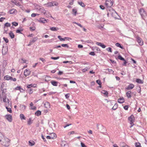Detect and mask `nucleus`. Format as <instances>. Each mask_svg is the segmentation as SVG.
<instances>
[{
    "instance_id": "30",
    "label": "nucleus",
    "mask_w": 147,
    "mask_h": 147,
    "mask_svg": "<svg viewBox=\"0 0 147 147\" xmlns=\"http://www.w3.org/2000/svg\"><path fill=\"white\" fill-rule=\"evenodd\" d=\"M11 2L14 3L16 5H20V3L19 2H17V1L16 0H12Z\"/></svg>"
},
{
    "instance_id": "19",
    "label": "nucleus",
    "mask_w": 147,
    "mask_h": 147,
    "mask_svg": "<svg viewBox=\"0 0 147 147\" xmlns=\"http://www.w3.org/2000/svg\"><path fill=\"white\" fill-rule=\"evenodd\" d=\"M124 101L125 100L123 97L120 98L118 100V102L120 103H122L124 102Z\"/></svg>"
},
{
    "instance_id": "39",
    "label": "nucleus",
    "mask_w": 147,
    "mask_h": 147,
    "mask_svg": "<svg viewBox=\"0 0 147 147\" xmlns=\"http://www.w3.org/2000/svg\"><path fill=\"white\" fill-rule=\"evenodd\" d=\"M101 93L106 96H107L108 94V93L107 91L105 90H102L101 92Z\"/></svg>"
},
{
    "instance_id": "53",
    "label": "nucleus",
    "mask_w": 147,
    "mask_h": 147,
    "mask_svg": "<svg viewBox=\"0 0 147 147\" xmlns=\"http://www.w3.org/2000/svg\"><path fill=\"white\" fill-rule=\"evenodd\" d=\"M59 58V57H51V59H53L54 60H56L57 59Z\"/></svg>"
},
{
    "instance_id": "49",
    "label": "nucleus",
    "mask_w": 147,
    "mask_h": 147,
    "mask_svg": "<svg viewBox=\"0 0 147 147\" xmlns=\"http://www.w3.org/2000/svg\"><path fill=\"white\" fill-rule=\"evenodd\" d=\"M6 108L7 110V111L9 112V113H12V111L11 109L10 108H8L7 107H6Z\"/></svg>"
},
{
    "instance_id": "26",
    "label": "nucleus",
    "mask_w": 147,
    "mask_h": 147,
    "mask_svg": "<svg viewBox=\"0 0 147 147\" xmlns=\"http://www.w3.org/2000/svg\"><path fill=\"white\" fill-rule=\"evenodd\" d=\"M33 89L32 88H28L26 90L27 92H28L30 94H32L33 92Z\"/></svg>"
},
{
    "instance_id": "8",
    "label": "nucleus",
    "mask_w": 147,
    "mask_h": 147,
    "mask_svg": "<svg viewBox=\"0 0 147 147\" xmlns=\"http://www.w3.org/2000/svg\"><path fill=\"white\" fill-rule=\"evenodd\" d=\"M128 120L130 121V123L131 125L133 124L134 121V117L133 115H131L128 118Z\"/></svg>"
},
{
    "instance_id": "1",
    "label": "nucleus",
    "mask_w": 147,
    "mask_h": 147,
    "mask_svg": "<svg viewBox=\"0 0 147 147\" xmlns=\"http://www.w3.org/2000/svg\"><path fill=\"white\" fill-rule=\"evenodd\" d=\"M3 142L2 144L5 146L7 147L9 145L10 140L9 139L3 136L1 139L0 140V142Z\"/></svg>"
},
{
    "instance_id": "62",
    "label": "nucleus",
    "mask_w": 147,
    "mask_h": 147,
    "mask_svg": "<svg viewBox=\"0 0 147 147\" xmlns=\"http://www.w3.org/2000/svg\"><path fill=\"white\" fill-rule=\"evenodd\" d=\"M110 61L113 64H114V63H116V61H115L111 59H110Z\"/></svg>"
},
{
    "instance_id": "36",
    "label": "nucleus",
    "mask_w": 147,
    "mask_h": 147,
    "mask_svg": "<svg viewBox=\"0 0 147 147\" xmlns=\"http://www.w3.org/2000/svg\"><path fill=\"white\" fill-rule=\"evenodd\" d=\"M118 106V105L117 104L115 103L113 107H112V109L113 110H115L117 108Z\"/></svg>"
},
{
    "instance_id": "33",
    "label": "nucleus",
    "mask_w": 147,
    "mask_h": 147,
    "mask_svg": "<svg viewBox=\"0 0 147 147\" xmlns=\"http://www.w3.org/2000/svg\"><path fill=\"white\" fill-rule=\"evenodd\" d=\"M20 117L21 120L26 119V117L23 114H20Z\"/></svg>"
},
{
    "instance_id": "37",
    "label": "nucleus",
    "mask_w": 147,
    "mask_h": 147,
    "mask_svg": "<svg viewBox=\"0 0 147 147\" xmlns=\"http://www.w3.org/2000/svg\"><path fill=\"white\" fill-rule=\"evenodd\" d=\"M136 147H142L140 143L136 142L135 144Z\"/></svg>"
},
{
    "instance_id": "58",
    "label": "nucleus",
    "mask_w": 147,
    "mask_h": 147,
    "mask_svg": "<svg viewBox=\"0 0 147 147\" xmlns=\"http://www.w3.org/2000/svg\"><path fill=\"white\" fill-rule=\"evenodd\" d=\"M69 94H67L65 95V97L67 99L69 97Z\"/></svg>"
},
{
    "instance_id": "40",
    "label": "nucleus",
    "mask_w": 147,
    "mask_h": 147,
    "mask_svg": "<svg viewBox=\"0 0 147 147\" xmlns=\"http://www.w3.org/2000/svg\"><path fill=\"white\" fill-rule=\"evenodd\" d=\"M4 84H3V83H2V84L1 85V90L3 91L2 93H3V91L4 89H5V88H4Z\"/></svg>"
},
{
    "instance_id": "7",
    "label": "nucleus",
    "mask_w": 147,
    "mask_h": 147,
    "mask_svg": "<svg viewBox=\"0 0 147 147\" xmlns=\"http://www.w3.org/2000/svg\"><path fill=\"white\" fill-rule=\"evenodd\" d=\"M8 51L7 47H4L3 46L2 49V53L3 55H5L7 54Z\"/></svg>"
},
{
    "instance_id": "21",
    "label": "nucleus",
    "mask_w": 147,
    "mask_h": 147,
    "mask_svg": "<svg viewBox=\"0 0 147 147\" xmlns=\"http://www.w3.org/2000/svg\"><path fill=\"white\" fill-rule=\"evenodd\" d=\"M50 136L52 139H54L56 137V135L55 133H52L50 134Z\"/></svg>"
},
{
    "instance_id": "43",
    "label": "nucleus",
    "mask_w": 147,
    "mask_h": 147,
    "mask_svg": "<svg viewBox=\"0 0 147 147\" xmlns=\"http://www.w3.org/2000/svg\"><path fill=\"white\" fill-rule=\"evenodd\" d=\"M136 81L137 83H143L142 80L139 79H136Z\"/></svg>"
},
{
    "instance_id": "20",
    "label": "nucleus",
    "mask_w": 147,
    "mask_h": 147,
    "mask_svg": "<svg viewBox=\"0 0 147 147\" xmlns=\"http://www.w3.org/2000/svg\"><path fill=\"white\" fill-rule=\"evenodd\" d=\"M139 13L141 16L143 14V13L146 14V11L143 9H141L139 10Z\"/></svg>"
},
{
    "instance_id": "12",
    "label": "nucleus",
    "mask_w": 147,
    "mask_h": 147,
    "mask_svg": "<svg viewBox=\"0 0 147 147\" xmlns=\"http://www.w3.org/2000/svg\"><path fill=\"white\" fill-rule=\"evenodd\" d=\"M136 40L140 45L142 46L143 45V42L141 40V38L140 37L138 36L136 38Z\"/></svg>"
},
{
    "instance_id": "18",
    "label": "nucleus",
    "mask_w": 147,
    "mask_h": 147,
    "mask_svg": "<svg viewBox=\"0 0 147 147\" xmlns=\"http://www.w3.org/2000/svg\"><path fill=\"white\" fill-rule=\"evenodd\" d=\"M96 44L98 45L99 46L103 48H105L106 47V46L105 45L102 43L99 42H96Z\"/></svg>"
},
{
    "instance_id": "64",
    "label": "nucleus",
    "mask_w": 147,
    "mask_h": 147,
    "mask_svg": "<svg viewBox=\"0 0 147 147\" xmlns=\"http://www.w3.org/2000/svg\"><path fill=\"white\" fill-rule=\"evenodd\" d=\"M100 8L101 9H102V10H104L105 9V7L103 6L102 5H100Z\"/></svg>"
},
{
    "instance_id": "54",
    "label": "nucleus",
    "mask_w": 147,
    "mask_h": 147,
    "mask_svg": "<svg viewBox=\"0 0 147 147\" xmlns=\"http://www.w3.org/2000/svg\"><path fill=\"white\" fill-rule=\"evenodd\" d=\"M89 54L92 56H94L95 55V53L94 52L92 51L89 53Z\"/></svg>"
},
{
    "instance_id": "63",
    "label": "nucleus",
    "mask_w": 147,
    "mask_h": 147,
    "mask_svg": "<svg viewBox=\"0 0 147 147\" xmlns=\"http://www.w3.org/2000/svg\"><path fill=\"white\" fill-rule=\"evenodd\" d=\"M21 87L20 86H17V87L16 88H15V89L16 90H20L21 88Z\"/></svg>"
},
{
    "instance_id": "16",
    "label": "nucleus",
    "mask_w": 147,
    "mask_h": 147,
    "mask_svg": "<svg viewBox=\"0 0 147 147\" xmlns=\"http://www.w3.org/2000/svg\"><path fill=\"white\" fill-rule=\"evenodd\" d=\"M134 86V84H131L126 88V89L127 90H131L133 89Z\"/></svg>"
},
{
    "instance_id": "2",
    "label": "nucleus",
    "mask_w": 147,
    "mask_h": 147,
    "mask_svg": "<svg viewBox=\"0 0 147 147\" xmlns=\"http://www.w3.org/2000/svg\"><path fill=\"white\" fill-rule=\"evenodd\" d=\"M97 127L98 130L102 133H103L106 130L105 128L102 125L100 124H97Z\"/></svg>"
},
{
    "instance_id": "14",
    "label": "nucleus",
    "mask_w": 147,
    "mask_h": 147,
    "mask_svg": "<svg viewBox=\"0 0 147 147\" xmlns=\"http://www.w3.org/2000/svg\"><path fill=\"white\" fill-rule=\"evenodd\" d=\"M131 90L127 91L126 93V95L128 98H131Z\"/></svg>"
},
{
    "instance_id": "52",
    "label": "nucleus",
    "mask_w": 147,
    "mask_h": 147,
    "mask_svg": "<svg viewBox=\"0 0 147 147\" xmlns=\"http://www.w3.org/2000/svg\"><path fill=\"white\" fill-rule=\"evenodd\" d=\"M30 29L31 31H34L35 29L36 28L35 27H30Z\"/></svg>"
},
{
    "instance_id": "42",
    "label": "nucleus",
    "mask_w": 147,
    "mask_h": 147,
    "mask_svg": "<svg viewBox=\"0 0 147 147\" xmlns=\"http://www.w3.org/2000/svg\"><path fill=\"white\" fill-rule=\"evenodd\" d=\"M12 24L13 26H16L18 25V23L16 22H13L12 23Z\"/></svg>"
},
{
    "instance_id": "5",
    "label": "nucleus",
    "mask_w": 147,
    "mask_h": 147,
    "mask_svg": "<svg viewBox=\"0 0 147 147\" xmlns=\"http://www.w3.org/2000/svg\"><path fill=\"white\" fill-rule=\"evenodd\" d=\"M118 58L119 59H120V60L123 61H124L123 63L122 64L123 65L125 66H126V64L127 63V62L123 57H122V56L121 55H118Z\"/></svg>"
},
{
    "instance_id": "34",
    "label": "nucleus",
    "mask_w": 147,
    "mask_h": 147,
    "mask_svg": "<svg viewBox=\"0 0 147 147\" xmlns=\"http://www.w3.org/2000/svg\"><path fill=\"white\" fill-rule=\"evenodd\" d=\"M35 114L36 115L38 116L41 114V112L39 110H38L35 113Z\"/></svg>"
},
{
    "instance_id": "23",
    "label": "nucleus",
    "mask_w": 147,
    "mask_h": 147,
    "mask_svg": "<svg viewBox=\"0 0 147 147\" xmlns=\"http://www.w3.org/2000/svg\"><path fill=\"white\" fill-rule=\"evenodd\" d=\"M120 145L121 147H130L123 142L120 143Z\"/></svg>"
},
{
    "instance_id": "44",
    "label": "nucleus",
    "mask_w": 147,
    "mask_h": 147,
    "mask_svg": "<svg viewBox=\"0 0 147 147\" xmlns=\"http://www.w3.org/2000/svg\"><path fill=\"white\" fill-rule=\"evenodd\" d=\"M106 50L108 52H109L111 53L112 52V50L111 48L109 47L106 49Z\"/></svg>"
},
{
    "instance_id": "6",
    "label": "nucleus",
    "mask_w": 147,
    "mask_h": 147,
    "mask_svg": "<svg viewBox=\"0 0 147 147\" xmlns=\"http://www.w3.org/2000/svg\"><path fill=\"white\" fill-rule=\"evenodd\" d=\"M45 5H47L48 7H49L54 5L57 6L58 5V3L55 2L53 1L48 3L47 4H45Z\"/></svg>"
},
{
    "instance_id": "24",
    "label": "nucleus",
    "mask_w": 147,
    "mask_h": 147,
    "mask_svg": "<svg viewBox=\"0 0 147 147\" xmlns=\"http://www.w3.org/2000/svg\"><path fill=\"white\" fill-rule=\"evenodd\" d=\"M9 35L11 39L14 38L15 37V35L12 31H10L9 33Z\"/></svg>"
},
{
    "instance_id": "45",
    "label": "nucleus",
    "mask_w": 147,
    "mask_h": 147,
    "mask_svg": "<svg viewBox=\"0 0 147 147\" xmlns=\"http://www.w3.org/2000/svg\"><path fill=\"white\" fill-rule=\"evenodd\" d=\"M31 118H30L29 119V120L28 121V125H30L32 123V122H31Z\"/></svg>"
},
{
    "instance_id": "60",
    "label": "nucleus",
    "mask_w": 147,
    "mask_h": 147,
    "mask_svg": "<svg viewBox=\"0 0 147 147\" xmlns=\"http://www.w3.org/2000/svg\"><path fill=\"white\" fill-rule=\"evenodd\" d=\"M128 105H125L123 107L124 109L126 110H128Z\"/></svg>"
},
{
    "instance_id": "32",
    "label": "nucleus",
    "mask_w": 147,
    "mask_h": 147,
    "mask_svg": "<svg viewBox=\"0 0 147 147\" xmlns=\"http://www.w3.org/2000/svg\"><path fill=\"white\" fill-rule=\"evenodd\" d=\"M78 3L79 5L82 7H84L85 6L84 3L82 1H78Z\"/></svg>"
},
{
    "instance_id": "22",
    "label": "nucleus",
    "mask_w": 147,
    "mask_h": 147,
    "mask_svg": "<svg viewBox=\"0 0 147 147\" xmlns=\"http://www.w3.org/2000/svg\"><path fill=\"white\" fill-rule=\"evenodd\" d=\"M38 39V37L36 36L33 38L31 40H30V41H31V42H32L33 43H34Z\"/></svg>"
},
{
    "instance_id": "25",
    "label": "nucleus",
    "mask_w": 147,
    "mask_h": 147,
    "mask_svg": "<svg viewBox=\"0 0 147 147\" xmlns=\"http://www.w3.org/2000/svg\"><path fill=\"white\" fill-rule=\"evenodd\" d=\"M44 106L47 109L49 108L50 107V103L48 102H46L45 103Z\"/></svg>"
},
{
    "instance_id": "51",
    "label": "nucleus",
    "mask_w": 147,
    "mask_h": 147,
    "mask_svg": "<svg viewBox=\"0 0 147 147\" xmlns=\"http://www.w3.org/2000/svg\"><path fill=\"white\" fill-rule=\"evenodd\" d=\"M16 31L17 33L22 34L21 32L22 31V30H20L17 29Z\"/></svg>"
},
{
    "instance_id": "38",
    "label": "nucleus",
    "mask_w": 147,
    "mask_h": 147,
    "mask_svg": "<svg viewBox=\"0 0 147 147\" xmlns=\"http://www.w3.org/2000/svg\"><path fill=\"white\" fill-rule=\"evenodd\" d=\"M11 26V24L10 23L8 22H6L4 24V26L6 27H10Z\"/></svg>"
},
{
    "instance_id": "46",
    "label": "nucleus",
    "mask_w": 147,
    "mask_h": 147,
    "mask_svg": "<svg viewBox=\"0 0 147 147\" xmlns=\"http://www.w3.org/2000/svg\"><path fill=\"white\" fill-rule=\"evenodd\" d=\"M53 40H54V39L53 38V39H50V40H47V42H48V43H50V42H52Z\"/></svg>"
},
{
    "instance_id": "35",
    "label": "nucleus",
    "mask_w": 147,
    "mask_h": 147,
    "mask_svg": "<svg viewBox=\"0 0 147 147\" xmlns=\"http://www.w3.org/2000/svg\"><path fill=\"white\" fill-rule=\"evenodd\" d=\"M29 145H30L31 146H32L34 145L35 142L34 141H32V142L29 141Z\"/></svg>"
},
{
    "instance_id": "27",
    "label": "nucleus",
    "mask_w": 147,
    "mask_h": 147,
    "mask_svg": "<svg viewBox=\"0 0 147 147\" xmlns=\"http://www.w3.org/2000/svg\"><path fill=\"white\" fill-rule=\"evenodd\" d=\"M16 12H17V10L14 9H13L9 11V12L10 14H13L15 13Z\"/></svg>"
},
{
    "instance_id": "47",
    "label": "nucleus",
    "mask_w": 147,
    "mask_h": 147,
    "mask_svg": "<svg viewBox=\"0 0 147 147\" xmlns=\"http://www.w3.org/2000/svg\"><path fill=\"white\" fill-rule=\"evenodd\" d=\"M61 46L62 47H66L67 48L69 47V46L68 45V44H63L61 45Z\"/></svg>"
},
{
    "instance_id": "3",
    "label": "nucleus",
    "mask_w": 147,
    "mask_h": 147,
    "mask_svg": "<svg viewBox=\"0 0 147 147\" xmlns=\"http://www.w3.org/2000/svg\"><path fill=\"white\" fill-rule=\"evenodd\" d=\"M4 79L6 80H10L11 81H13L14 82H16V78H13L8 75H7L5 76L4 77Z\"/></svg>"
},
{
    "instance_id": "28",
    "label": "nucleus",
    "mask_w": 147,
    "mask_h": 147,
    "mask_svg": "<svg viewBox=\"0 0 147 147\" xmlns=\"http://www.w3.org/2000/svg\"><path fill=\"white\" fill-rule=\"evenodd\" d=\"M50 29L52 31H56L58 30L59 28H58L55 27H52L50 28Z\"/></svg>"
},
{
    "instance_id": "29",
    "label": "nucleus",
    "mask_w": 147,
    "mask_h": 147,
    "mask_svg": "<svg viewBox=\"0 0 147 147\" xmlns=\"http://www.w3.org/2000/svg\"><path fill=\"white\" fill-rule=\"evenodd\" d=\"M77 10L76 9H72V14L74 16H76L77 13Z\"/></svg>"
},
{
    "instance_id": "4",
    "label": "nucleus",
    "mask_w": 147,
    "mask_h": 147,
    "mask_svg": "<svg viewBox=\"0 0 147 147\" xmlns=\"http://www.w3.org/2000/svg\"><path fill=\"white\" fill-rule=\"evenodd\" d=\"M113 0H106V1L105 5L107 7L111 8L113 4Z\"/></svg>"
},
{
    "instance_id": "11",
    "label": "nucleus",
    "mask_w": 147,
    "mask_h": 147,
    "mask_svg": "<svg viewBox=\"0 0 147 147\" xmlns=\"http://www.w3.org/2000/svg\"><path fill=\"white\" fill-rule=\"evenodd\" d=\"M5 117L6 119L9 122H11L12 121V117L11 115H7L5 116Z\"/></svg>"
},
{
    "instance_id": "59",
    "label": "nucleus",
    "mask_w": 147,
    "mask_h": 147,
    "mask_svg": "<svg viewBox=\"0 0 147 147\" xmlns=\"http://www.w3.org/2000/svg\"><path fill=\"white\" fill-rule=\"evenodd\" d=\"M39 59L40 60L42 61L44 63H45L46 62L44 58H40Z\"/></svg>"
},
{
    "instance_id": "41",
    "label": "nucleus",
    "mask_w": 147,
    "mask_h": 147,
    "mask_svg": "<svg viewBox=\"0 0 147 147\" xmlns=\"http://www.w3.org/2000/svg\"><path fill=\"white\" fill-rule=\"evenodd\" d=\"M90 69V68H89V67H86L84 69H83L82 70V71L83 72H85L86 71H87L88 70H89V69Z\"/></svg>"
},
{
    "instance_id": "50",
    "label": "nucleus",
    "mask_w": 147,
    "mask_h": 147,
    "mask_svg": "<svg viewBox=\"0 0 147 147\" xmlns=\"http://www.w3.org/2000/svg\"><path fill=\"white\" fill-rule=\"evenodd\" d=\"M3 39L5 41L6 43H8L9 42V40L7 38H5L4 37L3 38Z\"/></svg>"
},
{
    "instance_id": "17",
    "label": "nucleus",
    "mask_w": 147,
    "mask_h": 147,
    "mask_svg": "<svg viewBox=\"0 0 147 147\" xmlns=\"http://www.w3.org/2000/svg\"><path fill=\"white\" fill-rule=\"evenodd\" d=\"M36 86V84H32L27 85V87L28 88H31L32 87L35 88Z\"/></svg>"
},
{
    "instance_id": "48",
    "label": "nucleus",
    "mask_w": 147,
    "mask_h": 147,
    "mask_svg": "<svg viewBox=\"0 0 147 147\" xmlns=\"http://www.w3.org/2000/svg\"><path fill=\"white\" fill-rule=\"evenodd\" d=\"M75 24L78 25V26H80L81 28H82L83 26L80 23L77 22H73Z\"/></svg>"
},
{
    "instance_id": "56",
    "label": "nucleus",
    "mask_w": 147,
    "mask_h": 147,
    "mask_svg": "<svg viewBox=\"0 0 147 147\" xmlns=\"http://www.w3.org/2000/svg\"><path fill=\"white\" fill-rule=\"evenodd\" d=\"M51 78L50 77L47 76V77L46 78L45 81L47 82H48L50 80H49V79H50Z\"/></svg>"
},
{
    "instance_id": "15",
    "label": "nucleus",
    "mask_w": 147,
    "mask_h": 147,
    "mask_svg": "<svg viewBox=\"0 0 147 147\" xmlns=\"http://www.w3.org/2000/svg\"><path fill=\"white\" fill-rule=\"evenodd\" d=\"M48 20H46L44 18H41L40 19L39 21L42 23H45L48 22Z\"/></svg>"
},
{
    "instance_id": "57",
    "label": "nucleus",
    "mask_w": 147,
    "mask_h": 147,
    "mask_svg": "<svg viewBox=\"0 0 147 147\" xmlns=\"http://www.w3.org/2000/svg\"><path fill=\"white\" fill-rule=\"evenodd\" d=\"M81 145L82 147H86V145L83 142H81Z\"/></svg>"
},
{
    "instance_id": "31",
    "label": "nucleus",
    "mask_w": 147,
    "mask_h": 147,
    "mask_svg": "<svg viewBox=\"0 0 147 147\" xmlns=\"http://www.w3.org/2000/svg\"><path fill=\"white\" fill-rule=\"evenodd\" d=\"M115 45L116 46H117V47H119L122 49H123V47L121 46V45L119 43H117L115 44Z\"/></svg>"
},
{
    "instance_id": "10",
    "label": "nucleus",
    "mask_w": 147,
    "mask_h": 147,
    "mask_svg": "<svg viewBox=\"0 0 147 147\" xmlns=\"http://www.w3.org/2000/svg\"><path fill=\"white\" fill-rule=\"evenodd\" d=\"M61 147H68V144L65 141H62L61 142Z\"/></svg>"
},
{
    "instance_id": "55",
    "label": "nucleus",
    "mask_w": 147,
    "mask_h": 147,
    "mask_svg": "<svg viewBox=\"0 0 147 147\" xmlns=\"http://www.w3.org/2000/svg\"><path fill=\"white\" fill-rule=\"evenodd\" d=\"M37 15H38V14L33 13L31 14V16L32 17H35Z\"/></svg>"
},
{
    "instance_id": "13",
    "label": "nucleus",
    "mask_w": 147,
    "mask_h": 147,
    "mask_svg": "<svg viewBox=\"0 0 147 147\" xmlns=\"http://www.w3.org/2000/svg\"><path fill=\"white\" fill-rule=\"evenodd\" d=\"M31 73V71L27 69H26L24 72V75L26 76L30 75Z\"/></svg>"
},
{
    "instance_id": "9",
    "label": "nucleus",
    "mask_w": 147,
    "mask_h": 147,
    "mask_svg": "<svg viewBox=\"0 0 147 147\" xmlns=\"http://www.w3.org/2000/svg\"><path fill=\"white\" fill-rule=\"evenodd\" d=\"M62 82L65 83H76V82L72 80H70L68 78H63L61 79Z\"/></svg>"
},
{
    "instance_id": "61",
    "label": "nucleus",
    "mask_w": 147,
    "mask_h": 147,
    "mask_svg": "<svg viewBox=\"0 0 147 147\" xmlns=\"http://www.w3.org/2000/svg\"><path fill=\"white\" fill-rule=\"evenodd\" d=\"M41 137H42V138L43 139V141L45 142H46V140L45 138H44V136L42 134V135H41Z\"/></svg>"
}]
</instances>
